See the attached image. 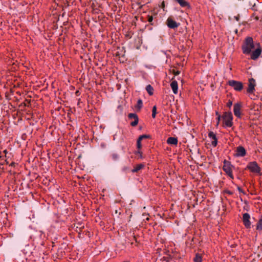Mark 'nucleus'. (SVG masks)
I'll list each match as a JSON object with an SVG mask.
<instances>
[{
  "label": "nucleus",
  "instance_id": "nucleus-13",
  "mask_svg": "<svg viewBox=\"0 0 262 262\" xmlns=\"http://www.w3.org/2000/svg\"><path fill=\"white\" fill-rule=\"evenodd\" d=\"M246 151L243 146H238L236 149V156L237 157H244L245 156Z\"/></svg>",
  "mask_w": 262,
  "mask_h": 262
},
{
  "label": "nucleus",
  "instance_id": "nucleus-5",
  "mask_svg": "<svg viewBox=\"0 0 262 262\" xmlns=\"http://www.w3.org/2000/svg\"><path fill=\"white\" fill-rule=\"evenodd\" d=\"M228 84L230 86L233 88V89L237 91H240L243 88V83L239 81L233 80H230L228 81Z\"/></svg>",
  "mask_w": 262,
  "mask_h": 262
},
{
  "label": "nucleus",
  "instance_id": "nucleus-14",
  "mask_svg": "<svg viewBox=\"0 0 262 262\" xmlns=\"http://www.w3.org/2000/svg\"><path fill=\"white\" fill-rule=\"evenodd\" d=\"M170 86L174 94H178V82L176 80L172 81L170 83Z\"/></svg>",
  "mask_w": 262,
  "mask_h": 262
},
{
  "label": "nucleus",
  "instance_id": "nucleus-16",
  "mask_svg": "<svg viewBox=\"0 0 262 262\" xmlns=\"http://www.w3.org/2000/svg\"><path fill=\"white\" fill-rule=\"evenodd\" d=\"M144 167V165L143 164H139L135 166L134 168L132 170L133 172H136L143 168Z\"/></svg>",
  "mask_w": 262,
  "mask_h": 262
},
{
  "label": "nucleus",
  "instance_id": "nucleus-9",
  "mask_svg": "<svg viewBox=\"0 0 262 262\" xmlns=\"http://www.w3.org/2000/svg\"><path fill=\"white\" fill-rule=\"evenodd\" d=\"M258 48L252 52L251 55V58L253 60H255L258 58L261 53V49L260 48L259 45L257 44Z\"/></svg>",
  "mask_w": 262,
  "mask_h": 262
},
{
  "label": "nucleus",
  "instance_id": "nucleus-20",
  "mask_svg": "<svg viewBox=\"0 0 262 262\" xmlns=\"http://www.w3.org/2000/svg\"><path fill=\"white\" fill-rule=\"evenodd\" d=\"M194 262H202V257L199 254H196L195 257L194 258Z\"/></svg>",
  "mask_w": 262,
  "mask_h": 262
},
{
  "label": "nucleus",
  "instance_id": "nucleus-3",
  "mask_svg": "<svg viewBox=\"0 0 262 262\" xmlns=\"http://www.w3.org/2000/svg\"><path fill=\"white\" fill-rule=\"evenodd\" d=\"M247 168L252 172L260 174V168L256 162H249L247 166Z\"/></svg>",
  "mask_w": 262,
  "mask_h": 262
},
{
  "label": "nucleus",
  "instance_id": "nucleus-26",
  "mask_svg": "<svg viewBox=\"0 0 262 262\" xmlns=\"http://www.w3.org/2000/svg\"><path fill=\"white\" fill-rule=\"evenodd\" d=\"M148 137H149V136L147 135H143L140 136L138 139L140 140V141H142L143 139L147 138Z\"/></svg>",
  "mask_w": 262,
  "mask_h": 262
},
{
  "label": "nucleus",
  "instance_id": "nucleus-6",
  "mask_svg": "<svg viewBox=\"0 0 262 262\" xmlns=\"http://www.w3.org/2000/svg\"><path fill=\"white\" fill-rule=\"evenodd\" d=\"M250 215L248 213H245L243 215V222L244 225L247 228H250L251 227V222L250 221Z\"/></svg>",
  "mask_w": 262,
  "mask_h": 262
},
{
  "label": "nucleus",
  "instance_id": "nucleus-10",
  "mask_svg": "<svg viewBox=\"0 0 262 262\" xmlns=\"http://www.w3.org/2000/svg\"><path fill=\"white\" fill-rule=\"evenodd\" d=\"M255 80L253 78L249 79L247 92L249 93H252L255 90Z\"/></svg>",
  "mask_w": 262,
  "mask_h": 262
},
{
  "label": "nucleus",
  "instance_id": "nucleus-17",
  "mask_svg": "<svg viewBox=\"0 0 262 262\" xmlns=\"http://www.w3.org/2000/svg\"><path fill=\"white\" fill-rule=\"evenodd\" d=\"M177 2H178L180 5L182 7H186L188 6V3L185 1V0H175Z\"/></svg>",
  "mask_w": 262,
  "mask_h": 262
},
{
  "label": "nucleus",
  "instance_id": "nucleus-18",
  "mask_svg": "<svg viewBox=\"0 0 262 262\" xmlns=\"http://www.w3.org/2000/svg\"><path fill=\"white\" fill-rule=\"evenodd\" d=\"M146 90L150 95H152L153 94L154 89L150 84L146 86Z\"/></svg>",
  "mask_w": 262,
  "mask_h": 262
},
{
  "label": "nucleus",
  "instance_id": "nucleus-22",
  "mask_svg": "<svg viewBox=\"0 0 262 262\" xmlns=\"http://www.w3.org/2000/svg\"><path fill=\"white\" fill-rule=\"evenodd\" d=\"M156 114H157V107L156 106H154L152 107V117L153 118H155L156 117Z\"/></svg>",
  "mask_w": 262,
  "mask_h": 262
},
{
  "label": "nucleus",
  "instance_id": "nucleus-29",
  "mask_svg": "<svg viewBox=\"0 0 262 262\" xmlns=\"http://www.w3.org/2000/svg\"><path fill=\"white\" fill-rule=\"evenodd\" d=\"M232 104V101H229V102L227 103V106H228V107H229L231 106Z\"/></svg>",
  "mask_w": 262,
  "mask_h": 262
},
{
  "label": "nucleus",
  "instance_id": "nucleus-7",
  "mask_svg": "<svg viewBox=\"0 0 262 262\" xmlns=\"http://www.w3.org/2000/svg\"><path fill=\"white\" fill-rule=\"evenodd\" d=\"M128 117L129 119H133V121L130 122V125L132 126H136L139 122V118L138 115L135 113H130L128 115Z\"/></svg>",
  "mask_w": 262,
  "mask_h": 262
},
{
  "label": "nucleus",
  "instance_id": "nucleus-27",
  "mask_svg": "<svg viewBox=\"0 0 262 262\" xmlns=\"http://www.w3.org/2000/svg\"><path fill=\"white\" fill-rule=\"evenodd\" d=\"M221 115H219V116L217 117V123H216V125H218L219 124V122H220V119H221Z\"/></svg>",
  "mask_w": 262,
  "mask_h": 262
},
{
  "label": "nucleus",
  "instance_id": "nucleus-21",
  "mask_svg": "<svg viewBox=\"0 0 262 262\" xmlns=\"http://www.w3.org/2000/svg\"><path fill=\"white\" fill-rule=\"evenodd\" d=\"M142 106H143L142 100L141 99H139L137 101V107L140 110L142 107Z\"/></svg>",
  "mask_w": 262,
  "mask_h": 262
},
{
  "label": "nucleus",
  "instance_id": "nucleus-15",
  "mask_svg": "<svg viewBox=\"0 0 262 262\" xmlns=\"http://www.w3.org/2000/svg\"><path fill=\"white\" fill-rule=\"evenodd\" d=\"M167 143L171 145H177L178 144V139L174 137H169L167 140Z\"/></svg>",
  "mask_w": 262,
  "mask_h": 262
},
{
  "label": "nucleus",
  "instance_id": "nucleus-24",
  "mask_svg": "<svg viewBox=\"0 0 262 262\" xmlns=\"http://www.w3.org/2000/svg\"><path fill=\"white\" fill-rule=\"evenodd\" d=\"M135 154L138 157V158H140V159H142L143 158L142 152L140 151V150H138L136 152Z\"/></svg>",
  "mask_w": 262,
  "mask_h": 262
},
{
  "label": "nucleus",
  "instance_id": "nucleus-30",
  "mask_svg": "<svg viewBox=\"0 0 262 262\" xmlns=\"http://www.w3.org/2000/svg\"><path fill=\"white\" fill-rule=\"evenodd\" d=\"M215 114L217 116V117L219 116V115H220L217 112H216Z\"/></svg>",
  "mask_w": 262,
  "mask_h": 262
},
{
  "label": "nucleus",
  "instance_id": "nucleus-1",
  "mask_svg": "<svg viewBox=\"0 0 262 262\" xmlns=\"http://www.w3.org/2000/svg\"><path fill=\"white\" fill-rule=\"evenodd\" d=\"M254 48V45L252 38L251 37H247L243 45L242 46L243 53L245 54H249Z\"/></svg>",
  "mask_w": 262,
  "mask_h": 262
},
{
  "label": "nucleus",
  "instance_id": "nucleus-31",
  "mask_svg": "<svg viewBox=\"0 0 262 262\" xmlns=\"http://www.w3.org/2000/svg\"><path fill=\"white\" fill-rule=\"evenodd\" d=\"M238 190L239 191H241V189L239 187H238Z\"/></svg>",
  "mask_w": 262,
  "mask_h": 262
},
{
  "label": "nucleus",
  "instance_id": "nucleus-25",
  "mask_svg": "<svg viewBox=\"0 0 262 262\" xmlns=\"http://www.w3.org/2000/svg\"><path fill=\"white\" fill-rule=\"evenodd\" d=\"M137 146L138 150H140L142 147L141 141L138 139L137 140Z\"/></svg>",
  "mask_w": 262,
  "mask_h": 262
},
{
  "label": "nucleus",
  "instance_id": "nucleus-8",
  "mask_svg": "<svg viewBox=\"0 0 262 262\" xmlns=\"http://www.w3.org/2000/svg\"><path fill=\"white\" fill-rule=\"evenodd\" d=\"M166 24L168 28L171 29H175L179 27V23L173 20L171 18L168 17L166 21Z\"/></svg>",
  "mask_w": 262,
  "mask_h": 262
},
{
  "label": "nucleus",
  "instance_id": "nucleus-4",
  "mask_svg": "<svg viewBox=\"0 0 262 262\" xmlns=\"http://www.w3.org/2000/svg\"><path fill=\"white\" fill-rule=\"evenodd\" d=\"M224 166L223 167V169L224 171L228 174L229 177L232 179H233V176L232 174V166L231 164L226 161V160L224 161Z\"/></svg>",
  "mask_w": 262,
  "mask_h": 262
},
{
  "label": "nucleus",
  "instance_id": "nucleus-12",
  "mask_svg": "<svg viewBox=\"0 0 262 262\" xmlns=\"http://www.w3.org/2000/svg\"><path fill=\"white\" fill-rule=\"evenodd\" d=\"M208 137L211 140L212 145L214 147H215L217 143V140L215 134L213 132H210L208 134Z\"/></svg>",
  "mask_w": 262,
  "mask_h": 262
},
{
  "label": "nucleus",
  "instance_id": "nucleus-23",
  "mask_svg": "<svg viewBox=\"0 0 262 262\" xmlns=\"http://www.w3.org/2000/svg\"><path fill=\"white\" fill-rule=\"evenodd\" d=\"M112 159L114 161H117L119 159V156L117 153H114L112 155Z\"/></svg>",
  "mask_w": 262,
  "mask_h": 262
},
{
  "label": "nucleus",
  "instance_id": "nucleus-11",
  "mask_svg": "<svg viewBox=\"0 0 262 262\" xmlns=\"http://www.w3.org/2000/svg\"><path fill=\"white\" fill-rule=\"evenodd\" d=\"M242 105L240 103H237L234 105L233 112L234 115L237 118H241V110Z\"/></svg>",
  "mask_w": 262,
  "mask_h": 262
},
{
  "label": "nucleus",
  "instance_id": "nucleus-2",
  "mask_svg": "<svg viewBox=\"0 0 262 262\" xmlns=\"http://www.w3.org/2000/svg\"><path fill=\"white\" fill-rule=\"evenodd\" d=\"M225 127H231L233 125V116L231 112H226L222 117Z\"/></svg>",
  "mask_w": 262,
  "mask_h": 262
},
{
  "label": "nucleus",
  "instance_id": "nucleus-28",
  "mask_svg": "<svg viewBox=\"0 0 262 262\" xmlns=\"http://www.w3.org/2000/svg\"><path fill=\"white\" fill-rule=\"evenodd\" d=\"M153 20V17L152 16H148V20L149 23L151 22Z\"/></svg>",
  "mask_w": 262,
  "mask_h": 262
},
{
  "label": "nucleus",
  "instance_id": "nucleus-19",
  "mask_svg": "<svg viewBox=\"0 0 262 262\" xmlns=\"http://www.w3.org/2000/svg\"><path fill=\"white\" fill-rule=\"evenodd\" d=\"M256 229L259 231L262 230V218L260 219L257 224Z\"/></svg>",
  "mask_w": 262,
  "mask_h": 262
}]
</instances>
